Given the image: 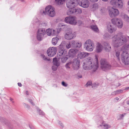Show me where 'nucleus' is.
<instances>
[{"instance_id": "obj_1", "label": "nucleus", "mask_w": 129, "mask_h": 129, "mask_svg": "<svg viewBox=\"0 0 129 129\" xmlns=\"http://www.w3.org/2000/svg\"><path fill=\"white\" fill-rule=\"evenodd\" d=\"M112 41L114 46L117 47L125 44L127 41L126 36L122 33H119L115 35L112 38Z\"/></svg>"}, {"instance_id": "obj_2", "label": "nucleus", "mask_w": 129, "mask_h": 129, "mask_svg": "<svg viewBox=\"0 0 129 129\" xmlns=\"http://www.w3.org/2000/svg\"><path fill=\"white\" fill-rule=\"evenodd\" d=\"M98 62H97L95 64L93 59L89 57L83 63V68L85 70H91L93 72L95 71L98 68Z\"/></svg>"}, {"instance_id": "obj_3", "label": "nucleus", "mask_w": 129, "mask_h": 129, "mask_svg": "<svg viewBox=\"0 0 129 129\" xmlns=\"http://www.w3.org/2000/svg\"><path fill=\"white\" fill-rule=\"evenodd\" d=\"M55 9L51 6H47L45 8V11H43L42 14L44 15H47L51 17H53L55 15Z\"/></svg>"}, {"instance_id": "obj_4", "label": "nucleus", "mask_w": 129, "mask_h": 129, "mask_svg": "<svg viewBox=\"0 0 129 129\" xmlns=\"http://www.w3.org/2000/svg\"><path fill=\"white\" fill-rule=\"evenodd\" d=\"M84 48L87 51L91 52L93 51L95 46L93 42L90 39L87 40L84 44Z\"/></svg>"}, {"instance_id": "obj_5", "label": "nucleus", "mask_w": 129, "mask_h": 129, "mask_svg": "<svg viewBox=\"0 0 129 129\" xmlns=\"http://www.w3.org/2000/svg\"><path fill=\"white\" fill-rule=\"evenodd\" d=\"M76 37V34L71 28H69L64 35V38L68 40L74 39Z\"/></svg>"}, {"instance_id": "obj_6", "label": "nucleus", "mask_w": 129, "mask_h": 129, "mask_svg": "<svg viewBox=\"0 0 129 129\" xmlns=\"http://www.w3.org/2000/svg\"><path fill=\"white\" fill-rule=\"evenodd\" d=\"M121 59L123 63L125 65L129 64V54L125 50L121 53Z\"/></svg>"}, {"instance_id": "obj_7", "label": "nucleus", "mask_w": 129, "mask_h": 129, "mask_svg": "<svg viewBox=\"0 0 129 129\" xmlns=\"http://www.w3.org/2000/svg\"><path fill=\"white\" fill-rule=\"evenodd\" d=\"M101 68L104 71H106L110 69L111 68V65L107 62L105 59H101L100 61Z\"/></svg>"}, {"instance_id": "obj_8", "label": "nucleus", "mask_w": 129, "mask_h": 129, "mask_svg": "<svg viewBox=\"0 0 129 129\" xmlns=\"http://www.w3.org/2000/svg\"><path fill=\"white\" fill-rule=\"evenodd\" d=\"M65 21L66 23L74 25H76L77 23L76 17L72 16L66 17L65 18Z\"/></svg>"}, {"instance_id": "obj_9", "label": "nucleus", "mask_w": 129, "mask_h": 129, "mask_svg": "<svg viewBox=\"0 0 129 129\" xmlns=\"http://www.w3.org/2000/svg\"><path fill=\"white\" fill-rule=\"evenodd\" d=\"M46 34L45 30L43 28H39L37 32V37L39 41L41 40Z\"/></svg>"}, {"instance_id": "obj_10", "label": "nucleus", "mask_w": 129, "mask_h": 129, "mask_svg": "<svg viewBox=\"0 0 129 129\" xmlns=\"http://www.w3.org/2000/svg\"><path fill=\"white\" fill-rule=\"evenodd\" d=\"M111 4L114 7L121 8L123 7V4L121 0H111Z\"/></svg>"}, {"instance_id": "obj_11", "label": "nucleus", "mask_w": 129, "mask_h": 129, "mask_svg": "<svg viewBox=\"0 0 129 129\" xmlns=\"http://www.w3.org/2000/svg\"><path fill=\"white\" fill-rule=\"evenodd\" d=\"M119 13V11L118 9L113 8H112L109 11V15L112 18L117 16Z\"/></svg>"}, {"instance_id": "obj_12", "label": "nucleus", "mask_w": 129, "mask_h": 129, "mask_svg": "<svg viewBox=\"0 0 129 129\" xmlns=\"http://www.w3.org/2000/svg\"><path fill=\"white\" fill-rule=\"evenodd\" d=\"M77 1L75 0H68L66 3L67 7L69 9L75 7L78 5Z\"/></svg>"}, {"instance_id": "obj_13", "label": "nucleus", "mask_w": 129, "mask_h": 129, "mask_svg": "<svg viewBox=\"0 0 129 129\" xmlns=\"http://www.w3.org/2000/svg\"><path fill=\"white\" fill-rule=\"evenodd\" d=\"M57 50L56 47H53L49 48L47 51L48 55L50 57H52L56 54Z\"/></svg>"}, {"instance_id": "obj_14", "label": "nucleus", "mask_w": 129, "mask_h": 129, "mask_svg": "<svg viewBox=\"0 0 129 129\" xmlns=\"http://www.w3.org/2000/svg\"><path fill=\"white\" fill-rule=\"evenodd\" d=\"M89 3L88 0H80L78 4L82 7L87 8L89 5Z\"/></svg>"}, {"instance_id": "obj_15", "label": "nucleus", "mask_w": 129, "mask_h": 129, "mask_svg": "<svg viewBox=\"0 0 129 129\" xmlns=\"http://www.w3.org/2000/svg\"><path fill=\"white\" fill-rule=\"evenodd\" d=\"M80 61L77 59H74L72 61V68L75 70H78L80 66Z\"/></svg>"}, {"instance_id": "obj_16", "label": "nucleus", "mask_w": 129, "mask_h": 129, "mask_svg": "<svg viewBox=\"0 0 129 129\" xmlns=\"http://www.w3.org/2000/svg\"><path fill=\"white\" fill-rule=\"evenodd\" d=\"M107 27L108 31L111 33L115 32L117 29L116 26L110 23L107 24Z\"/></svg>"}, {"instance_id": "obj_17", "label": "nucleus", "mask_w": 129, "mask_h": 129, "mask_svg": "<svg viewBox=\"0 0 129 129\" xmlns=\"http://www.w3.org/2000/svg\"><path fill=\"white\" fill-rule=\"evenodd\" d=\"M89 54V53L85 52H79L77 55V57L80 59H82L87 57Z\"/></svg>"}, {"instance_id": "obj_18", "label": "nucleus", "mask_w": 129, "mask_h": 129, "mask_svg": "<svg viewBox=\"0 0 129 129\" xmlns=\"http://www.w3.org/2000/svg\"><path fill=\"white\" fill-rule=\"evenodd\" d=\"M78 50L76 49H71L69 50L68 55L70 57H73L75 56L77 53Z\"/></svg>"}, {"instance_id": "obj_19", "label": "nucleus", "mask_w": 129, "mask_h": 129, "mask_svg": "<svg viewBox=\"0 0 129 129\" xmlns=\"http://www.w3.org/2000/svg\"><path fill=\"white\" fill-rule=\"evenodd\" d=\"M46 33L48 36L55 35L57 33L56 31L52 29H48L46 30Z\"/></svg>"}, {"instance_id": "obj_20", "label": "nucleus", "mask_w": 129, "mask_h": 129, "mask_svg": "<svg viewBox=\"0 0 129 129\" xmlns=\"http://www.w3.org/2000/svg\"><path fill=\"white\" fill-rule=\"evenodd\" d=\"M67 52L66 50L62 49H60L58 53V55L59 56H67Z\"/></svg>"}, {"instance_id": "obj_21", "label": "nucleus", "mask_w": 129, "mask_h": 129, "mask_svg": "<svg viewBox=\"0 0 129 129\" xmlns=\"http://www.w3.org/2000/svg\"><path fill=\"white\" fill-rule=\"evenodd\" d=\"M96 51L98 52H101L103 49V47L102 45L99 43L97 44Z\"/></svg>"}, {"instance_id": "obj_22", "label": "nucleus", "mask_w": 129, "mask_h": 129, "mask_svg": "<svg viewBox=\"0 0 129 129\" xmlns=\"http://www.w3.org/2000/svg\"><path fill=\"white\" fill-rule=\"evenodd\" d=\"M105 49L106 51L107 52L110 51L111 50V47L110 46L109 44L107 42H105L104 43Z\"/></svg>"}, {"instance_id": "obj_23", "label": "nucleus", "mask_w": 129, "mask_h": 129, "mask_svg": "<svg viewBox=\"0 0 129 129\" xmlns=\"http://www.w3.org/2000/svg\"><path fill=\"white\" fill-rule=\"evenodd\" d=\"M0 122L3 124L7 125L8 123V121L4 118L0 116Z\"/></svg>"}, {"instance_id": "obj_24", "label": "nucleus", "mask_w": 129, "mask_h": 129, "mask_svg": "<svg viewBox=\"0 0 129 129\" xmlns=\"http://www.w3.org/2000/svg\"><path fill=\"white\" fill-rule=\"evenodd\" d=\"M53 65L59 66H60V63L59 61L58 60L57 58H55L53 59Z\"/></svg>"}, {"instance_id": "obj_25", "label": "nucleus", "mask_w": 129, "mask_h": 129, "mask_svg": "<svg viewBox=\"0 0 129 129\" xmlns=\"http://www.w3.org/2000/svg\"><path fill=\"white\" fill-rule=\"evenodd\" d=\"M103 126V128L105 129H107L111 127V126L106 123L103 122L102 124L100 125L98 127H99V126Z\"/></svg>"}, {"instance_id": "obj_26", "label": "nucleus", "mask_w": 129, "mask_h": 129, "mask_svg": "<svg viewBox=\"0 0 129 129\" xmlns=\"http://www.w3.org/2000/svg\"><path fill=\"white\" fill-rule=\"evenodd\" d=\"M116 25L118 28H122L123 26V23L122 20L119 19Z\"/></svg>"}, {"instance_id": "obj_27", "label": "nucleus", "mask_w": 129, "mask_h": 129, "mask_svg": "<svg viewBox=\"0 0 129 129\" xmlns=\"http://www.w3.org/2000/svg\"><path fill=\"white\" fill-rule=\"evenodd\" d=\"M119 19L117 18H115L111 19V21L113 25H116L117 23V22L118 21Z\"/></svg>"}, {"instance_id": "obj_28", "label": "nucleus", "mask_w": 129, "mask_h": 129, "mask_svg": "<svg viewBox=\"0 0 129 129\" xmlns=\"http://www.w3.org/2000/svg\"><path fill=\"white\" fill-rule=\"evenodd\" d=\"M73 9L74 13L76 14H80L82 12V10L80 8H77L75 9L73 8Z\"/></svg>"}, {"instance_id": "obj_29", "label": "nucleus", "mask_w": 129, "mask_h": 129, "mask_svg": "<svg viewBox=\"0 0 129 129\" xmlns=\"http://www.w3.org/2000/svg\"><path fill=\"white\" fill-rule=\"evenodd\" d=\"M91 27L92 30L96 32H98L99 31L97 26L96 25H92Z\"/></svg>"}, {"instance_id": "obj_30", "label": "nucleus", "mask_w": 129, "mask_h": 129, "mask_svg": "<svg viewBox=\"0 0 129 129\" xmlns=\"http://www.w3.org/2000/svg\"><path fill=\"white\" fill-rule=\"evenodd\" d=\"M66 44V42L63 41L62 42L61 44L58 47L60 49H64V47Z\"/></svg>"}, {"instance_id": "obj_31", "label": "nucleus", "mask_w": 129, "mask_h": 129, "mask_svg": "<svg viewBox=\"0 0 129 129\" xmlns=\"http://www.w3.org/2000/svg\"><path fill=\"white\" fill-rule=\"evenodd\" d=\"M55 2L57 5H60L64 3L65 0H56Z\"/></svg>"}, {"instance_id": "obj_32", "label": "nucleus", "mask_w": 129, "mask_h": 129, "mask_svg": "<svg viewBox=\"0 0 129 129\" xmlns=\"http://www.w3.org/2000/svg\"><path fill=\"white\" fill-rule=\"evenodd\" d=\"M120 52L119 51H115V55L119 61H120Z\"/></svg>"}, {"instance_id": "obj_33", "label": "nucleus", "mask_w": 129, "mask_h": 129, "mask_svg": "<svg viewBox=\"0 0 129 129\" xmlns=\"http://www.w3.org/2000/svg\"><path fill=\"white\" fill-rule=\"evenodd\" d=\"M59 39L57 37L53 38L52 39V43L54 45H55L57 44Z\"/></svg>"}, {"instance_id": "obj_34", "label": "nucleus", "mask_w": 129, "mask_h": 129, "mask_svg": "<svg viewBox=\"0 0 129 129\" xmlns=\"http://www.w3.org/2000/svg\"><path fill=\"white\" fill-rule=\"evenodd\" d=\"M72 66V62L71 61L66 64L65 67L67 69H69L71 66Z\"/></svg>"}, {"instance_id": "obj_35", "label": "nucleus", "mask_w": 129, "mask_h": 129, "mask_svg": "<svg viewBox=\"0 0 129 129\" xmlns=\"http://www.w3.org/2000/svg\"><path fill=\"white\" fill-rule=\"evenodd\" d=\"M73 8H70L67 11V14L68 15H70L72 13H74Z\"/></svg>"}, {"instance_id": "obj_36", "label": "nucleus", "mask_w": 129, "mask_h": 129, "mask_svg": "<svg viewBox=\"0 0 129 129\" xmlns=\"http://www.w3.org/2000/svg\"><path fill=\"white\" fill-rule=\"evenodd\" d=\"M61 58V60L62 63L65 62L67 60L68 58L66 57V56H63Z\"/></svg>"}, {"instance_id": "obj_37", "label": "nucleus", "mask_w": 129, "mask_h": 129, "mask_svg": "<svg viewBox=\"0 0 129 129\" xmlns=\"http://www.w3.org/2000/svg\"><path fill=\"white\" fill-rule=\"evenodd\" d=\"M76 42H77L74 40L72 41L71 42V47H73L76 48Z\"/></svg>"}, {"instance_id": "obj_38", "label": "nucleus", "mask_w": 129, "mask_h": 129, "mask_svg": "<svg viewBox=\"0 0 129 129\" xmlns=\"http://www.w3.org/2000/svg\"><path fill=\"white\" fill-rule=\"evenodd\" d=\"M60 25H61V27L60 28L62 29H65L68 27V26L67 25H62L60 24Z\"/></svg>"}, {"instance_id": "obj_39", "label": "nucleus", "mask_w": 129, "mask_h": 129, "mask_svg": "<svg viewBox=\"0 0 129 129\" xmlns=\"http://www.w3.org/2000/svg\"><path fill=\"white\" fill-rule=\"evenodd\" d=\"M98 4H94L92 6V9L93 10H96L98 8Z\"/></svg>"}, {"instance_id": "obj_40", "label": "nucleus", "mask_w": 129, "mask_h": 129, "mask_svg": "<svg viewBox=\"0 0 129 129\" xmlns=\"http://www.w3.org/2000/svg\"><path fill=\"white\" fill-rule=\"evenodd\" d=\"M71 46V45L70 42H69L67 43L66 42V47L67 48L69 49L70 48Z\"/></svg>"}, {"instance_id": "obj_41", "label": "nucleus", "mask_w": 129, "mask_h": 129, "mask_svg": "<svg viewBox=\"0 0 129 129\" xmlns=\"http://www.w3.org/2000/svg\"><path fill=\"white\" fill-rule=\"evenodd\" d=\"M58 67L54 65L52 67V69L53 71H55L57 69V68Z\"/></svg>"}, {"instance_id": "obj_42", "label": "nucleus", "mask_w": 129, "mask_h": 129, "mask_svg": "<svg viewBox=\"0 0 129 129\" xmlns=\"http://www.w3.org/2000/svg\"><path fill=\"white\" fill-rule=\"evenodd\" d=\"M81 46V43H78L77 42L76 44V48H79Z\"/></svg>"}, {"instance_id": "obj_43", "label": "nucleus", "mask_w": 129, "mask_h": 129, "mask_svg": "<svg viewBox=\"0 0 129 129\" xmlns=\"http://www.w3.org/2000/svg\"><path fill=\"white\" fill-rule=\"evenodd\" d=\"M123 92L122 90L119 89L115 91V93L116 94H120V93H122Z\"/></svg>"}, {"instance_id": "obj_44", "label": "nucleus", "mask_w": 129, "mask_h": 129, "mask_svg": "<svg viewBox=\"0 0 129 129\" xmlns=\"http://www.w3.org/2000/svg\"><path fill=\"white\" fill-rule=\"evenodd\" d=\"M37 111L38 112H39L40 115H44L45 113H44L42 111H41L40 109H38Z\"/></svg>"}, {"instance_id": "obj_45", "label": "nucleus", "mask_w": 129, "mask_h": 129, "mask_svg": "<svg viewBox=\"0 0 129 129\" xmlns=\"http://www.w3.org/2000/svg\"><path fill=\"white\" fill-rule=\"evenodd\" d=\"M41 56L43 58V59L49 61L50 59H47V57L43 54H42Z\"/></svg>"}, {"instance_id": "obj_46", "label": "nucleus", "mask_w": 129, "mask_h": 129, "mask_svg": "<svg viewBox=\"0 0 129 129\" xmlns=\"http://www.w3.org/2000/svg\"><path fill=\"white\" fill-rule=\"evenodd\" d=\"M124 19L127 22H129V17L127 15H125L124 16Z\"/></svg>"}, {"instance_id": "obj_47", "label": "nucleus", "mask_w": 129, "mask_h": 129, "mask_svg": "<svg viewBox=\"0 0 129 129\" xmlns=\"http://www.w3.org/2000/svg\"><path fill=\"white\" fill-rule=\"evenodd\" d=\"M61 84L63 86L66 87L67 86H68V84L64 81L62 82Z\"/></svg>"}, {"instance_id": "obj_48", "label": "nucleus", "mask_w": 129, "mask_h": 129, "mask_svg": "<svg viewBox=\"0 0 129 129\" xmlns=\"http://www.w3.org/2000/svg\"><path fill=\"white\" fill-rule=\"evenodd\" d=\"M91 84L92 82L91 81H88L87 83L85 85L86 87H87L88 86L91 85Z\"/></svg>"}, {"instance_id": "obj_49", "label": "nucleus", "mask_w": 129, "mask_h": 129, "mask_svg": "<svg viewBox=\"0 0 129 129\" xmlns=\"http://www.w3.org/2000/svg\"><path fill=\"white\" fill-rule=\"evenodd\" d=\"M59 123L60 125V127L61 128H63L64 127V125L60 121H59Z\"/></svg>"}, {"instance_id": "obj_50", "label": "nucleus", "mask_w": 129, "mask_h": 129, "mask_svg": "<svg viewBox=\"0 0 129 129\" xmlns=\"http://www.w3.org/2000/svg\"><path fill=\"white\" fill-rule=\"evenodd\" d=\"M47 22H44L42 23V25L43 26H46L47 25Z\"/></svg>"}, {"instance_id": "obj_51", "label": "nucleus", "mask_w": 129, "mask_h": 129, "mask_svg": "<svg viewBox=\"0 0 129 129\" xmlns=\"http://www.w3.org/2000/svg\"><path fill=\"white\" fill-rule=\"evenodd\" d=\"M28 101L31 103V104L33 105H34L35 104L33 102L32 100L29 99H27Z\"/></svg>"}, {"instance_id": "obj_52", "label": "nucleus", "mask_w": 129, "mask_h": 129, "mask_svg": "<svg viewBox=\"0 0 129 129\" xmlns=\"http://www.w3.org/2000/svg\"><path fill=\"white\" fill-rule=\"evenodd\" d=\"M24 104L25 105V106L26 107L28 108H29L30 106L28 105L25 103H24Z\"/></svg>"}, {"instance_id": "obj_53", "label": "nucleus", "mask_w": 129, "mask_h": 129, "mask_svg": "<svg viewBox=\"0 0 129 129\" xmlns=\"http://www.w3.org/2000/svg\"><path fill=\"white\" fill-rule=\"evenodd\" d=\"M77 22L78 24L79 25H80L82 23V22L81 20H79Z\"/></svg>"}, {"instance_id": "obj_54", "label": "nucleus", "mask_w": 129, "mask_h": 129, "mask_svg": "<svg viewBox=\"0 0 129 129\" xmlns=\"http://www.w3.org/2000/svg\"><path fill=\"white\" fill-rule=\"evenodd\" d=\"M115 91H114V92H112L111 93V95H116V94H115Z\"/></svg>"}, {"instance_id": "obj_55", "label": "nucleus", "mask_w": 129, "mask_h": 129, "mask_svg": "<svg viewBox=\"0 0 129 129\" xmlns=\"http://www.w3.org/2000/svg\"><path fill=\"white\" fill-rule=\"evenodd\" d=\"M18 85L20 87H21L22 85L21 83H18Z\"/></svg>"}, {"instance_id": "obj_56", "label": "nucleus", "mask_w": 129, "mask_h": 129, "mask_svg": "<svg viewBox=\"0 0 129 129\" xmlns=\"http://www.w3.org/2000/svg\"><path fill=\"white\" fill-rule=\"evenodd\" d=\"M92 2H96L98 0H90Z\"/></svg>"}, {"instance_id": "obj_57", "label": "nucleus", "mask_w": 129, "mask_h": 129, "mask_svg": "<svg viewBox=\"0 0 129 129\" xmlns=\"http://www.w3.org/2000/svg\"><path fill=\"white\" fill-rule=\"evenodd\" d=\"M119 98H118V97H116L114 99V100H117L118 101L119 100Z\"/></svg>"}, {"instance_id": "obj_58", "label": "nucleus", "mask_w": 129, "mask_h": 129, "mask_svg": "<svg viewBox=\"0 0 129 129\" xmlns=\"http://www.w3.org/2000/svg\"><path fill=\"white\" fill-rule=\"evenodd\" d=\"M26 94L27 95H29V93L27 91H26Z\"/></svg>"}, {"instance_id": "obj_59", "label": "nucleus", "mask_w": 129, "mask_h": 129, "mask_svg": "<svg viewBox=\"0 0 129 129\" xmlns=\"http://www.w3.org/2000/svg\"><path fill=\"white\" fill-rule=\"evenodd\" d=\"M129 89V87L126 88L125 89V90H127Z\"/></svg>"}, {"instance_id": "obj_60", "label": "nucleus", "mask_w": 129, "mask_h": 129, "mask_svg": "<svg viewBox=\"0 0 129 129\" xmlns=\"http://www.w3.org/2000/svg\"><path fill=\"white\" fill-rule=\"evenodd\" d=\"M121 117H123L124 116L123 115V114L121 115Z\"/></svg>"}, {"instance_id": "obj_61", "label": "nucleus", "mask_w": 129, "mask_h": 129, "mask_svg": "<svg viewBox=\"0 0 129 129\" xmlns=\"http://www.w3.org/2000/svg\"><path fill=\"white\" fill-rule=\"evenodd\" d=\"M102 0L106 2V1H107L108 0Z\"/></svg>"}, {"instance_id": "obj_62", "label": "nucleus", "mask_w": 129, "mask_h": 129, "mask_svg": "<svg viewBox=\"0 0 129 129\" xmlns=\"http://www.w3.org/2000/svg\"><path fill=\"white\" fill-rule=\"evenodd\" d=\"M54 85L55 86V87H57V85H56V84H55V85Z\"/></svg>"}, {"instance_id": "obj_63", "label": "nucleus", "mask_w": 129, "mask_h": 129, "mask_svg": "<svg viewBox=\"0 0 129 129\" xmlns=\"http://www.w3.org/2000/svg\"><path fill=\"white\" fill-rule=\"evenodd\" d=\"M30 128L31 129H35L34 128H31V127H30Z\"/></svg>"}, {"instance_id": "obj_64", "label": "nucleus", "mask_w": 129, "mask_h": 129, "mask_svg": "<svg viewBox=\"0 0 129 129\" xmlns=\"http://www.w3.org/2000/svg\"><path fill=\"white\" fill-rule=\"evenodd\" d=\"M128 5H129V1H128Z\"/></svg>"}]
</instances>
